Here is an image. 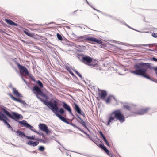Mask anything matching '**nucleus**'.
Returning a JSON list of instances; mask_svg holds the SVG:
<instances>
[{"mask_svg": "<svg viewBox=\"0 0 157 157\" xmlns=\"http://www.w3.org/2000/svg\"><path fill=\"white\" fill-rule=\"evenodd\" d=\"M39 142L37 141H34L32 140H29L26 142V144L30 146L35 147L37 146L39 144Z\"/></svg>", "mask_w": 157, "mask_h": 157, "instance_id": "dca6fc26", "label": "nucleus"}, {"mask_svg": "<svg viewBox=\"0 0 157 157\" xmlns=\"http://www.w3.org/2000/svg\"><path fill=\"white\" fill-rule=\"evenodd\" d=\"M151 61H154L155 62H157V58L154 57H153L150 59Z\"/></svg>", "mask_w": 157, "mask_h": 157, "instance_id": "bf43d9fd", "label": "nucleus"}, {"mask_svg": "<svg viewBox=\"0 0 157 157\" xmlns=\"http://www.w3.org/2000/svg\"><path fill=\"white\" fill-rule=\"evenodd\" d=\"M25 74L26 75H28L29 76V77L30 78L32 79V80L34 82H36V80L35 79L34 77L32 75L31 73H29L28 71Z\"/></svg>", "mask_w": 157, "mask_h": 157, "instance_id": "473e14b6", "label": "nucleus"}, {"mask_svg": "<svg viewBox=\"0 0 157 157\" xmlns=\"http://www.w3.org/2000/svg\"><path fill=\"white\" fill-rule=\"evenodd\" d=\"M99 91L98 96L100 98L103 100H105L107 95V93L106 91L104 90H101L98 88Z\"/></svg>", "mask_w": 157, "mask_h": 157, "instance_id": "9b49d317", "label": "nucleus"}, {"mask_svg": "<svg viewBox=\"0 0 157 157\" xmlns=\"http://www.w3.org/2000/svg\"><path fill=\"white\" fill-rule=\"evenodd\" d=\"M36 133L38 134L39 135L42 136L43 137H44L45 136L44 134H43V133L41 132H39L37 131L36 130V131H35Z\"/></svg>", "mask_w": 157, "mask_h": 157, "instance_id": "5fc2aeb1", "label": "nucleus"}, {"mask_svg": "<svg viewBox=\"0 0 157 157\" xmlns=\"http://www.w3.org/2000/svg\"><path fill=\"white\" fill-rule=\"evenodd\" d=\"M75 116H76L78 118V119L79 120L80 119H81L82 118L80 117V116L77 113H76L75 114Z\"/></svg>", "mask_w": 157, "mask_h": 157, "instance_id": "69168bd1", "label": "nucleus"}, {"mask_svg": "<svg viewBox=\"0 0 157 157\" xmlns=\"http://www.w3.org/2000/svg\"><path fill=\"white\" fill-rule=\"evenodd\" d=\"M69 113L71 115V116L73 117V118H72V120H73L74 119H75L76 121H77V120H78V118H76V117H75V116L73 114L72 111Z\"/></svg>", "mask_w": 157, "mask_h": 157, "instance_id": "864d4df0", "label": "nucleus"}, {"mask_svg": "<svg viewBox=\"0 0 157 157\" xmlns=\"http://www.w3.org/2000/svg\"><path fill=\"white\" fill-rule=\"evenodd\" d=\"M4 113L0 111V121L3 122V120L6 121H10V120Z\"/></svg>", "mask_w": 157, "mask_h": 157, "instance_id": "ddd939ff", "label": "nucleus"}, {"mask_svg": "<svg viewBox=\"0 0 157 157\" xmlns=\"http://www.w3.org/2000/svg\"><path fill=\"white\" fill-rule=\"evenodd\" d=\"M100 148L103 150L105 153L108 152V150L107 149L106 147L104 145V144L102 143L98 144V146Z\"/></svg>", "mask_w": 157, "mask_h": 157, "instance_id": "bb28decb", "label": "nucleus"}, {"mask_svg": "<svg viewBox=\"0 0 157 157\" xmlns=\"http://www.w3.org/2000/svg\"><path fill=\"white\" fill-rule=\"evenodd\" d=\"M111 157H114V155L112 153L110 152L109 150H108V152L105 153Z\"/></svg>", "mask_w": 157, "mask_h": 157, "instance_id": "603ef678", "label": "nucleus"}, {"mask_svg": "<svg viewBox=\"0 0 157 157\" xmlns=\"http://www.w3.org/2000/svg\"><path fill=\"white\" fill-rule=\"evenodd\" d=\"M150 109L149 107H146L145 108H142L138 110V115H142L146 113Z\"/></svg>", "mask_w": 157, "mask_h": 157, "instance_id": "4468645a", "label": "nucleus"}, {"mask_svg": "<svg viewBox=\"0 0 157 157\" xmlns=\"http://www.w3.org/2000/svg\"><path fill=\"white\" fill-rule=\"evenodd\" d=\"M77 75L80 78H81V79H82L83 78L82 77L81 74L79 72L77 74Z\"/></svg>", "mask_w": 157, "mask_h": 157, "instance_id": "338daca9", "label": "nucleus"}, {"mask_svg": "<svg viewBox=\"0 0 157 157\" xmlns=\"http://www.w3.org/2000/svg\"><path fill=\"white\" fill-rule=\"evenodd\" d=\"M77 57L79 59H81L82 61L84 63L90 66H95V64H92V59L90 56L87 55H84L83 54H78Z\"/></svg>", "mask_w": 157, "mask_h": 157, "instance_id": "39448f33", "label": "nucleus"}, {"mask_svg": "<svg viewBox=\"0 0 157 157\" xmlns=\"http://www.w3.org/2000/svg\"><path fill=\"white\" fill-rule=\"evenodd\" d=\"M13 101L23 104L25 107L28 105V104L26 103L24 100L20 98H15Z\"/></svg>", "mask_w": 157, "mask_h": 157, "instance_id": "a878e982", "label": "nucleus"}, {"mask_svg": "<svg viewBox=\"0 0 157 157\" xmlns=\"http://www.w3.org/2000/svg\"><path fill=\"white\" fill-rule=\"evenodd\" d=\"M57 37L58 39L61 41L63 40V38L61 35L59 33H57L56 34Z\"/></svg>", "mask_w": 157, "mask_h": 157, "instance_id": "a18cd8bd", "label": "nucleus"}, {"mask_svg": "<svg viewBox=\"0 0 157 157\" xmlns=\"http://www.w3.org/2000/svg\"><path fill=\"white\" fill-rule=\"evenodd\" d=\"M82 133H83L84 134H85L86 135L87 137L90 138V139L91 140H92V141H93V140L94 139H92V137H91L86 132H85L84 131V132H83Z\"/></svg>", "mask_w": 157, "mask_h": 157, "instance_id": "79ce46f5", "label": "nucleus"}, {"mask_svg": "<svg viewBox=\"0 0 157 157\" xmlns=\"http://www.w3.org/2000/svg\"><path fill=\"white\" fill-rule=\"evenodd\" d=\"M45 147L43 146H40L39 147L38 150L42 152L44 151Z\"/></svg>", "mask_w": 157, "mask_h": 157, "instance_id": "c03bdc74", "label": "nucleus"}, {"mask_svg": "<svg viewBox=\"0 0 157 157\" xmlns=\"http://www.w3.org/2000/svg\"><path fill=\"white\" fill-rule=\"evenodd\" d=\"M23 32L24 33L28 36L32 37H33L35 35L34 33H30V32L27 29H25Z\"/></svg>", "mask_w": 157, "mask_h": 157, "instance_id": "412c9836", "label": "nucleus"}, {"mask_svg": "<svg viewBox=\"0 0 157 157\" xmlns=\"http://www.w3.org/2000/svg\"><path fill=\"white\" fill-rule=\"evenodd\" d=\"M5 21L8 24L12 26H17L18 24L14 22H13L11 20L7 19H5Z\"/></svg>", "mask_w": 157, "mask_h": 157, "instance_id": "4be33fe9", "label": "nucleus"}, {"mask_svg": "<svg viewBox=\"0 0 157 157\" xmlns=\"http://www.w3.org/2000/svg\"><path fill=\"white\" fill-rule=\"evenodd\" d=\"M33 93L36 95L39 96V95H41L44 92L37 85H35L31 89Z\"/></svg>", "mask_w": 157, "mask_h": 157, "instance_id": "9d476101", "label": "nucleus"}, {"mask_svg": "<svg viewBox=\"0 0 157 157\" xmlns=\"http://www.w3.org/2000/svg\"><path fill=\"white\" fill-rule=\"evenodd\" d=\"M13 93L16 97L18 98H22V96L18 91L15 88H13Z\"/></svg>", "mask_w": 157, "mask_h": 157, "instance_id": "aec40b11", "label": "nucleus"}, {"mask_svg": "<svg viewBox=\"0 0 157 157\" xmlns=\"http://www.w3.org/2000/svg\"><path fill=\"white\" fill-rule=\"evenodd\" d=\"M112 97H113V98L116 101H117V100H116L115 97L113 95H110L107 98V99H106L105 98V100H103L105 101L106 103L107 104L110 103L111 101V98Z\"/></svg>", "mask_w": 157, "mask_h": 157, "instance_id": "c756f323", "label": "nucleus"}, {"mask_svg": "<svg viewBox=\"0 0 157 157\" xmlns=\"http://www.w3.org/2000/svg\"><path fill=\"white\" fill-rule=\"evenodd\" d=\"M109 17L112 18V19L113 20H116L117 21H118L120 23H121V22H122L121 21L119 20V19L116 18V17H115L114 16H113L112 15V16H109Z\"/></svg>", "mask_w": 157, "mask_h": 157, "instance_id": "a19ab883", "label": "nucleus"}, {"mask_svg": "<svg viewBox=\"0 0 157 157\" xmlns=\"http://www.w3.org/2000/svg\"><path fill=\"white\" fill-rule=\"evenodd\" d=\"M75 47L77 48V51L79 52H83L86 50V48L85 46L80 45H76Z\"/></svg>", "mask_w": 157, "mask_h": 157, "instance_id": "a211bd4d", "label": "nucleus"}, {"mask_svg": "<svg viewBox=\"0 0 157 157\" xmlns=\"http://www.w3.org/2000/svg\"><path fill=\"white\" fill-rule=\"evenodd\" d=\"M73 71L75 72V73L77 75L79 73V72L77 71L76 70H75L74 69H72Z\"/></svg>", "mask_w": 157, "mask_h": 157, "instance_id": "774afa93", "label": "nucleus"}, {"mask_svg": "<svg viewBox=\"0 0 157 157\" xmlns=\"http://www.w3.org/2000/svg\"><path fill=\"white\" fill-rule=\"evenodd\" d=\"M123 108L129 111L131 110V107L128 105H124L123 106Z\"/></svg>", "mask_w": 157, "mask_h": 157, "instance_id": "58836bf2", "label": "nucleus"}, {"mask_svg": "<svg viewBox=\"0 0 157 157\" xmlns=\"http://www.w3.org/2000/svg\"><path fill=\"white\" fill-rule=\"evenodd\" d=\"M140 64V62H138V75L146 78H149L150 76L147 73V69L144 67V66H142Z\"/></svg>", "mask_w": 157, "mask_h": 157, "instance_id": "20e7f679", "label": "nucleus"}, {"mask_svg": "<svg viewBox=\"0 0 157 157\" xmlns=\"http://www.w3.org/2000/svg\"><path fill=\"white\" fill-rule=\"evenodd\" d=\"M3 110L4 113L6 116L17 122L19 119H22L23 118V116L21 114L16 112L10 111V112L5 109H3Z\"/></svg>", "mask_w": 157, "mask_h": 157, "instance_id": "7ed1b4c3", "label": "nucleus"}, {"mask_svg": "<svg viewBox=\"0 0 157 157\" xmlns=\"http://www.w3.org/2000/svg\"><path fill=\"white\" fill-rule=\"evenodd\" d=\"M103 140L105 142L106 144L108 146L110 147V144L108 141L106 139V137H105L103 139Z\"/></svg>", "mask_w": 157, "mask_h": 157, "instance_id": "49530a36", "label": "nucleus"}, {"mask_svg": "<svg viewBox=\"0 0 157 157\" xmlns=\"http://www.w3.org/2000/svg\"><path fill=\"white\" fill-rule=\"evenodd\" d=\"M36 97L42 102H43L44 104L47 106L49 108H51L52 105H53L54 106H56V100H53V101H48V100L46 99L45 100L43 99L40 97L38 96L37 95H36Z\"/></svg>", "mask_w": 157, "mask_h": 157, "instance_id": "423d86ee", "label": "nucleus"}, {"mask_svg": "<svg viewBox=\"0 0 157 157\" xmlns=\"http://www.w3.org/2000/svg\"><path fill=\"white\" fill-rule=\"evenodd\" d=\"M74 105L73 107L74 110L78 113H79L82 111L80 108L77 104L75 102L74 103Z\"/></svg>", "mask_w": 157, "mask_h": 157, "instance_id": "5701e85b", "label": "nucleus"}, {"mask_svg": "<svg viewBox=\"0 0 157 157\" xmlns=\"http://www.w3.org/2000/svg\"><path fill=\"white\" fill-rule=\"evenodd\" d=\"M3 122L5 124H6L7 126L8 129H10L12 131L15 132L16 133L17 135V131H20L19 129H17V131H15V130H13L12 127L10 125V124L7 121H5L4 120Z\"/></svg>", "mask_w": 157, "mask_h": 157, "instance_id": "393cba45", "label": "nucleus"}, {"mask_svg": "<svg viewBox=\"0 0 157 157\" xmlns=\"http://www.w3.org/2000/svg\"><path fill=\"white\" fill-rule=\"evenodd\" d=\"M56 116L62 121L67 124L69 122L68 121L69 120V119L68 118H65L64 117L60 115L59 114H56Z\"/></svg>", "mask_w": 157, "mask_h": 157, "instance_id": "f3484780", "label": "nucleus"}, {"mask_svg": "<svg viewBox=\"0 0 157 157\" xmlns=\"http://www.w3.org/2000/svg\"><path fill=\"white\" fill-rule=\"evenodd\" d=\"M141 63V65L143 66H144V67H146L147 69L149 68L150 69H153L155 71V69L156 68V67H154L152 66L151 65V63Z\"/></svg>", "mask_w": 157, "mask_h": 157, "instance_id": "2eb2a0df", "label": "nucleus"}, {"mask_svg": "<svg viewBox=\"0 0 157 157\" xmlns=\"http://www.w3.org/2000/svg\"><path fill=\"white\" fill-rule=\"evenodd\" d=\"M16 63L19 70V76L23 75V73L25 74L28 71L25 66L21 65L19 63L16 62Z\"/></svg>", "mask_w": 157, "mask_h": 157, "instance_id": "1a4fd4ad", "label": "nucleus"}, {"mask_svg": "<svg viewBox=\"0 0 157 157\" xmlns=\"http://www.w3.org/2000/svg\"><path fill=\"white\" fill-rule=\"evenodd\" d=\"M65 111L64 110L63 108H60L59 109V112L60 114H62L64 113Z\"/></svg>", "mask_w": 157, "mask_h": 157, "instance_id": "ea45409f", "label": "nucleus"}, {"mask_svg": "<svg viewBox=\"0 0 157 157\" xmlns=\"http://www.w3.org/2000/svg\"><path fill=\"white\" fill-rule=\"evenodd\" d=\"M152 36L154 38H157V33H152Z\"/></svg>", "mask_w": 157, "mask_h": 157, "instance_id": "680f3d73", "label": "nucleus"}, {"mask_svg": "<svg viewBox=\"0 0 157 157\" xmlns=\"http://www.w3.org/2000/svg\"><path fill=\"white\" fill-rule=\"evenodd\" d=\"M38 126L39 129L41 131L44 132L47 127V125L43 123H40Z\"/></svg>", "mask_w": 157, "mask_h": 157, "instance_id": "cd10ccee", "label": "nucleus"}, {"mask_svg": "<svg viewBox=\"0 0 157 157\" xmlns=\"http://www.w3.org/2000/svg\"><path fill=\"white\" fill-rule=\"evenodd\" d=\"M41 140H42V139L36 138L35 137L34 139V140H38V142H42Z\"/></svg>", "mask_w": 157, "mask_h": 157, "instance_id": "052dcab7", "label": "nucleus"}, {"mask_svg": "<svg viewBox=\"0 0 157 157\" xmlns=\"http://www.w3.org/2000/svg\"><path fill=\"white\" fill-rule=\"evenodd\" d=\"M147 79L157 83V80L156 79L152 78H151V77L150 76V78H147Z\"/></svg>", "mask_w": 157, "mask_h": 157, "instance_id": "4d7b16f0", "label": "nucleus"}, {"mask_svg": "<svg viewBox=\"0 0 157 157\" xmlns=\"http://www.w3.org/2000/svg\"><path fill=\"white\" fill-rule=\"evenodd\" d=\"M151 45H157V44L154 43V44H147L138 45V48L140 47L141 46H148V47H150Z\"/></svg>", "mask_w": 157, "mask_h": 157, "instance_id": "c9c22d12", "label": "nucleus"}, {"mask_svg": "<svg viewBox=\"0 0 157 157\" xmlns=\"http://www.w3.org/2000/svg\"><path fill=\"white\" fill-rule=\"evenodd\" d=\"M43 138L44 139H42V140H41L42 143L44 144H48L50 142V140L48 138L45 136Z\"/></svg>", "mask_w": 157, "mask_h": 157, "instance_id": "2f4dec72", "label": "nucleus"}, {"mask_svg": "<svg viewBox=\"0 0 157 157\" xmlns=\"http://www.w3.org/2000/svg\"><path fill=\"white\" fill-rule=\"evenodd\" d=\"M56 106H54L52 105L51 108H49V109L52 111V112L55 113L56 115V114H59V108L58 107V102L56 100Z\"/></svg>", "mask_w": 157, "mask_h": 157, "instance_id": "f8f14e48", "label": "nucleus"}, {"mask_svg": "<svg viewBox=\"0 0 157 157\" xmlns=\"http://www.w3.org/2000/svg\"><path fill=\"white\" fill-rule=\"evenodd\" d=\"M73 78L74 79H75V80H78V78L77 77L75 76L74 74L73 75H72Z\"/></svg>", "mask_w": 157, "mask_h": 157, "instance_id": "0e129e2a", "label": "nucleus"}, {"mask_svg": "<svg viewBox=\"0 0 157 157\" xmlns=\"http://www.w3.org/2000/svg\"><path fill=\"white\" fill-rule=\"evenodd\" d=\"M93 141L94 143H95L98 146L99 142H98V141H97L96 140H95L94 139V140Z\"/></svg>", "mask_w": 157, "mask_h": 157, "instance_id": "e2e57ef3", "label": "nucleus"}, {"mask_svg": "<svg viewBox=\"0 0 157 157\" xmlns=\"http://www.w3.org/2000/svg\"><path fill=\"white\" fill-rule=\"evenodd\" d=\"M68 124L72 126L74 128H75L77 129H78L82 132H84V131L81 128H80L79 127L77 126L76 125L72 123V121L69 122Z\"/></svg>", "mask_w": 157, "mask_h": 157, "instance_id": "c85d7f7f", "label": "nucleus"}, {"mask_svg": "<svg viewBox=\"0 0 157 157\" xmlns=\"http://www.w3.org/2000/svg\"><path fill=\"white\" fill-rule=\"evenodd\" d=\"M41 96L43 98H45L46 99L48 100L49 99V97L47 94L44 92L42 94Z\"/></svg>", "mask_w": 157, "mask_h": 157, "instance_id": "4c0bfd02", "label": "nucleus"}, {"mask_svg": "<svg viewBox=\"0 0 157 157\" xmlns=\"http://www.w3.org/2000/svg\"><path fill=\"white\" fill-rule=\"evenodd\" d=\"M26 128H29L31 131L34 132L35 133H36V132H35L36 131V130L35 129H33V126L30 125L29 123H28Z\"/></svg>", "mask_w": 157, "mask_h": 157, "instance_id": "72a5a7b5", "label": "nucleus"}, {"mask_svg": "<svg viewBox=\"0 0 157 157\" xmlns=\"http://www.w3.org/2000/svg\"><path fill=\"white\" fill-rule=\"evenodd\" d=\"M117 120L120 123H123L125 121V117L120 109L115 110L110 113L106 124L107 126L110 125L111 123H113Z\"/></svg>", "mask_w": 157, "mask_h": 157, "instance_id": "f257e3e1", "label": "nucleus"}, {"mask_svg": "<svg viewBox=\"0 0 157 157\" xmlns=\"http://www.w3.org/2000/svg\"><path fill=\"white\" fill-rule=\"evenodd\" d=\"M0 23L4 27H9V26H8V25L6 24L3 21H2V20H0Z\"/></svg>", "mask_w": 157, "mask_h": 157, "instance_id": "09e8293b", "label": "nucleus"}, {"mask_svg": "<svg viewBox=\"0 0 157 157\" xmlns=\"http://www.w3.org/2000/svg\"><path fill=\"white\" fill-rule=\"evenodd\" d=\"M8 95L13 100H14V99L15 98V97H14L12 94L10 93H9L8 94Z\"/></svg>", "mask_w": 157, "mask_h": 157, "instance_id": "13d9d810", "label": "nucleus"}, {"mask_svg": "<svg viewBox=\"0 0 157 157\" xmlns=\"http://www.w3.org/2000/svg\"><path fill=\"white\" fill-rule=\"evenodd\" d=\"M65 68L69 72L70 74L71 75H73L74 73H73L71 71L70 69V67L67 65L65 66Z\"/></svg>", "mask_w": 157, "mask_h": 157, "instance_id": "f704fd0d", "label": "nucleus"}, {"mask_svg": "<svg viewBox=\"0 0 157 157\" xmlns=\"http://www.w3.org/2000/svg\"><path fill=\"white\" fill-rule=\"evenodd\" d=\"M17 136H19L21 138L25 137L27 139L30 140H34L35 137V135L30 136H27L25 135L24 132L21 131H17Z\"/></svg>", "mask_w": 157, "mask_h": 157, "instance_id": "6e6552de", "label": "nucleus"}, {"mask_svg": "<svg viewBox=\"0 0 157 157\" xmlns=\"http://www.w3.org/2000/svg\"><path fill=\"white\" fill-rule=\"evenodd\" d=\"M78 114H79L80 115L83 116L84 118H85V117L86 116H85V114L83 111H81Z\"/></svg>", "mask_w": 157, "mask_h": 157, "instance_id": "6e6d98bb", "label": "nucleus"}, {"mask_svg": "<svg viewBox=\"0 0 157 157\" xmlns=\"http://www.w3.org/2000/svg\"><path fill=\"white\" fill-rule=\"evenodd\" d=\"M20 124V125L22 126H23L26 127L27 124V122L25 120H23L21 121H18L17 122Z\"/></svg>", "mask_w": 157, "mask_h": 157, "instance_id": "7c9ffc66", "label": "nucleus"}, {"mask_svg": "<svg viewBox=\"0 0 157 157\" xmlns=\"http://www.w3.org/2000/svg\"><path fill=\"white\" fill-rule=\"evenodd\" d=\"M62 103L63 104L62 106L63 108L67 111L69 113H70L72 111L71 107L68 104L64 102H62Z\"/></svg>", "mask_w": 157, "mask_h": 157, "instance_id": "6ab92c4d", "label": "nucleus"}, {"mask_svg": "<svg viewBox=\"0 0 157 157\" xmlns=\"http://www.w3.org/2000/svg\"><path fill=\"white\" fill-rule=\"evenodd\" d=\"M124 70L129 72L133 75H137V63H136L130 68H125Z\"/></svg>", "mask_w": 157, "mask_h": 157, "instance_id": "0eeeda50", "label": "nucleus"}, {"mask_svg": "<svg viewBox=\"0 0 157 157\" xmlns=\"http://www.w3.org/2000/svg\"><path fill=\"white\" fill-rule=\"evenodd\" d=\"M44 132H45L47 134H48L51 132V130L48 129L47 126Z\"/></svg>", "mask_w": 157, "mask_h": 157, "instance_id": "37998d69", "label": "nucleus"}, {"mask_svg": "<svg viewBox=\"0 0 157 157\" xmlns=\"http://www.w3.org/2000/svg\"><path fill=\"white\" fill-rule=\"evenodd\" d=\"M37 83L41 88H43V85L41 81L39 80H38L37 81H36L35 82Z\"/></svg>", "mask_w": 157, "mask_h": 157, "instance_id": "e433bc0d", "label": "nucleus"}, {"mask_svg": "<svg viewBox=\"0 0 157 157\" xmlns=\"http://www.w3.org/2000/svg\"><path fill=\"white\" fill-rule=\"evenodd\" d=\"M99 132L102 139L105 137L102 132L101 131H99Z\"/></svg>", "mask_w": 157, "mask_h": 157, "instance_id": "8fccbe9b", "label": "nucleus"}, {"mask_svg": "<svg viewBox=\"0 0 157 157\" xmlns=\"http://www.w3.org/2000/svg\"><path fill=\"white\" fill-rule=\"evenodd\" d=\"M124 24L126 25V26H127L128 28L131 29H132V30H135L136 31H137V29H134V28L130 26L129 25H127V24H126V23H124Z\"/></svg>", "mask_w": 157, "mask_h": 157, "instance_id": "3c124183", "label": "nucleus"}, {"mask_svg": "<svg viewBox=\"0 0 157 157\" xmlns=\"http://www.w3.org/2000/svg\"><path fill=\"white\" fill-rule=\"evenodd\" d=\"M76 40L78 42H83L85 41L86 42L92 43L93 44H94V43H96L99 44H102L103 43L100 39L92 36H88L86 35L79 36L78 39H77Z\"/></svg>", "mask_w": 157, "mask_h": 157, "instance_id": "f03ea898", "label": "nucleus"}, {"mask_svg": "<svg viewBox=\"0 0 157 157\" xmlns=\"http://www.w3.org/2000/svg\"><path fill=\"white\" fill-rule=\"evenodd\" d=\"M77 121L78 123H79L82 126L84 127L86 129H88V128L87 126V124L82 118H81V119H80V120L79 119L78 120H77Z\"/></svg>", "mask_w": 157, "mask_h": 157, "instance_id": "b1692460", "label": "nucleus"}, {"mask_svg": "<svg viewBox=\"0 0 157 157\" xmlns=\"http://www.w3.org/2000/svg\"><path fill=\"white\" fill-rule=\"evenodd\" d=\"M21 78H22V80L25 83V84H26V85L28 86L29 87V84H28L27 82L26 81V80L24 79V77H23V75H22V76H19Z\"/></svg>", "mask_w": 157, "mask_h": 157, "instance_id": "de8ad7c7", "label": "nucleus"}]
</instances>
